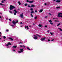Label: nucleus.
<instances>
[{
    "instance_id": "obj_1",
    "label": "nucleus",
    "mask_w": 62,
    "mask_h": 62,
    "mask_svg": "<svg viewBox=\"0 0 62 62\" xmlns=\"http://www.w3.org/2000/svg\"><path fill=\"white\" fill-rule=\"evenodd\" d=\"M9 8V9L10 10H12L14 9V8H15V7L12 5H11L10 6Z\"/></svg>"
},
{
    "instance_id": "obj_2",
    "label": "nucleus",
    "mask_w": 62,
    "mask_h": 62,
    "mask_svg": "<svg viewBox=\"0 0 62 62\" xmlns=\"http://www.w3.org/2000/svg\"><path fill=\"white\" fill-rule=\"evenodd\" d=\"M60 15H62V13H59L58 14V16L57 17H60V16H61Z\"/></svg>"
},
{
    "instance_id": "obj_3",
    "label": "nucleus",
    "mask_w": 62,
    "mask_h": 62,
    "mask_svg": "<svg viewBox=\"0 0 62 62\" xmlns=\"http://www.w3.org/2000/svg\"><path fill=\"white\" fill-rule=\"evenodd\" d=\"M46 39V37H44L43 38L41 39H40V40H41V41H43L44 40H45V39Z\"/></svg>"
},
{
    "instance_id": "obj_4",
    "label": "nucleus",
    "mask_w": 62,
    "mask_h": 62,
    "mask_svg": "<svg viewBox=\"0 0 62 62\" xmlns=\"http://www.w3.org/2000/svg\"><path fill=\"white\" fill-rule=\"evenodd\" d=\"M14 11L15 12V13H14V15H16V13H17L18 11H16V9H14Z\"/></svg>"
},
{
    "instance_id": "obj_5",
    "label": "nucleus",
    "mask_w": 62,
    "mask_h": 62,
    "mask_svg": "<svg viewBox=\"0 0 62 62\" xmlns=\"http://www.w3.org/2000/svg\"><path fill=\"white\" fill-rule=\"evenodd\" d=\"M23 13H22V14H21L20 16V17H21V18H23Z\"/></svg>"
},
{
    "instance_id": "obj_6",
    "label": "nucleus",
    "mask_w": 62,
    "mask_h": 62,
    "mask_svg": "<svg viewBox=\"0 0 62 62\" xmlns=\"http://www.w3.org/2000/svg\"><path fill=\"white\" fill-rule=\"evenodd\" d=\"M9 45H11V43H10V42H9L7 45H6V46H8Z\"/></svg>"
},
{
    "instance_id": "obj_7",
    "label": "nucleus",
    "mask_w": 62,
    "mask_h": 62,
    "mask_svg": "<svg viewBox=\"0 0 62 62\" xmlns=\"http://www.w3.org/2000/svg\"><path fill=\"white\" fill-rule=\"evenodd\" d=\"M57 0L56 1V3H60V0Z\"/></svg>"
},
{
    "instance_id": "obj_8",
    "label": "nucleus",
    "mask_w": 62,
    "mask_h": 62,
    "mask_svg": "<svg viewBox=\"0 0 62 62\" xmlns=\"http://www.w3.org/2000/svg\"><path fill=\"white\" fill-rule=\"evenodd\" d=\"M27 28V29H29V28H28V26H25V29H26V28Z\"/></svg>"
},
{
    "instance_id": "obj_9",
    "label": "nucleus",
    "mask_w": 62,
    "mask_h": 62,
    "mask_svg": "<svg viewBox=\"0 0 62 62\" xmlns=\"http://www.w3.org/2000/svg\"><path fill=\"white\" fill-rule=\"evenodd\" d=\"M20 51L21 52H23V49H20Z\"/></svg>"
},
{
    "instance_id": "obj_10",
    "label": "nucleus",
    "mask_w": 62,
    "mask_h": 62,
    "mask_svg": "<svg viewBox=\"0 0 62 62\" xmlns=\"http://www.w3.org/2000/svg\"><path fill=\"white\" fill-rule=\"evenodd\" d=\"M31 6H30V8H32V7H35V5L33 4L31 5Z\"/></svg>"
},
{
    "instance_id": "obj_11",
    "label": "nucleus",
    "mask_w": 62,
    "mask_h": 62,
    "mask_svg": "<svg viewBox=\"0 0 62 62\" xmlns=\"http://www.w3.org/2000/svg\"><path fill=\"white\" fill-rule=\"evenodd\" d=\"M38 26H39V27H42V26H42V25H41L40 24H39Z\"/></svg>"
},
{
    "instance_id": "obj_12",
    "label": "nucleus",
    "mask_w": 62,
    "mask_h": 62,
    "mask_svg": "<svg viewBox=\"0 0 62 62\" xmlns=\"http://www.w3.org/2000/svg\"><path fill=\"white\" fill-rule=\"evenodd\" d=\"M18 3L19 5H21V2H20V1H18Z\"/></svg>"
},
{
    "instance_id": "obj_13",
    "label": "nucleus",
    "mask_w": 62,
    "mask_h": 62,
    "mask_svg": "<svg viewBox=\"0 0 62 62\" xmlns=\"http://www.w3.org/2000/svg\"><path fill=\"white\" fill-rule=\"evenodd\" d=\"M12 23L13 24H14V25H15V21H12Z\"/></svg>"
},
{
    "instance_id": "obj_14",
    "label": "nucleus",
    "mask_w": 62,
    "mask_h": 62,
    "mask_svg": "<svg viewBox=\"0 0 62 62\" xmlns=\"http://www.w3.org/2000/svg\"><path fill=\"white\" fill-rule=\"evenodd\" d=\"M9 39H10V40H12V41L13 40V39H12V38H9Z\"/></svg>"
},
{
    "instance_id": "obj_15",
    "label": "nucleus",
    "mask_w": 62,
    "mask_h": 62,
    "mask_svg": "<svg viewBox=\"0 0 62 62\" xmlns=\"http://www.w3.org/2000/svg\"><path fill=\"white\" fill-rule=\"evenodd\" d=\"M33 2H34V1L32 0V1H29V2L30 3H33Z\"/></svg>"
},
{
    "instance_id": "obj_16",
    "label": "nucleus",
    "mask_w": 62,
    "mask_h": 62,
    "mask_svg": "<svg viewBox=\"0 0 62 62\" xmlns=\"http://www.w3.org/2000/svg\"><path fill=\"white\" fill-rule=\"evenodd\" d=\"M42 11H43V9H41V10H40L39 11V12H42Z\"/></svg>"
},
{
    "instance_id": "obj_17",
    "label": "nucleus",
    "mask_w": 62,
    "mask_h": 62,
    "mask_svg": "<svg viewBox=\"0 0 62 62\" xmlns=\"http://www.w3.org/2000/svg\"><path fill=\"white\" fill-rule=\"evenodd\" d=\"M34 13V11H33L31 12L30 13H31V14H32V13Z\"/></svg>"
},
{
    "instance_id": "obj_18",
    "label": "nucleus",
    "mask_w": 62,
    "mask_h": 62,
    "mask_svg": "<svg viewBox=\"0 0 62 62\" xmlns=\"http://www.w3.org/2000/svg\"><path fill=\"white\" fill-rule=\"evenodd\" d=\"M29 47H27V49H28V50H31V49L28 48Z\"/></svg>"
},
{
    "instance_id": "obj_19",
    "label": "nucleus",
    "mask_w": 62,
    "mask_h": 62,
    "mask_svg": "<svg viewBox=\"0 0 62 62\" xmlns=\"http://www.w3.org/2000/svg\"><path fill=\"white\" fill-rule=\"evenodd\" d=\"M38 38V37H34V39H37Z\"/></svg>"
},
{
    "instance_id": "obj_20",
    "label": "nucleus",
    "mask_w": 62,
    "mask_h": 62,
    "mask_svg": "<svg viewBox=\"0 0 62 62\" xmlns=\"http://www.w3.org/2000/svg\"><path fill=\"white\" fill-rule=\"evenodd\" d=\"M60 8V7H56V8L58 9V8Z\"/></svg>"
},
{
    "instance_id": "obj_21",
    "label": "nucleus",
    "mask_w": 62,
    "mask_h": 62,
    "mask_svg": "<svg viewBox=\"0 0 62 62\" xmlns=\"http://www.w3.org/2000/svg\"><path fill=\"white\" fill-rule=\"evenodd\" d=\"M13 48H16V47H17V46H13Z\"/></svg>"
},
{
    "instance_id": "obj_22",
    "label": "nucleus",
    "mask_w": 62,
    "mask_h": 62,
    "mask_svg": "<svg viewBox=\"0 0 62 62\" xmlns=\"http://www.w3.org/2000/svg\"><path fill=\"white\" fill-rule=\"evenodd\" d=\"M31 16L32 17V18H33V15L32 14H31Z\"/></svg>"
},
{
    "instance_id": "obj_23",
    "label": "nucleus",
    "mask_w": 62,
    "mask_h": 62,
    "mask_svg": "<svg viewBox=\"0 0 62 62\" xmlns=\"http://www.w3.org/2000/svg\"><path fill=\"white\" fill-rule=\"evenodd\" d=\"M60 24H61V23H59V24H58L57 25V26H59V25H60Z\"/></svg>"
},
{
    "instance_id": "obj_24",
    "label": "nucleus",
    "mask_w": 62,
    "mask_h": 62,
    "mask_svg": "<svg viewBox=\"0 0 62 62\" xmlns=\"http://www.w3.org/2000/svg\"><path fill=\"white\" fill-rule=\"evenodd\" d=\"M27 5H28V4H27V3H26L24 4V6H27Z\"/></svg>"
},
{
    "instance_id": "obj_25",
    "label": "nucleus",
    "mask_w": 62,
    "mask_h": 62,
    "mask_svg": "<svg viewBox=\"0 0 62 62\" xmlns=\"http://www.w3.org/2000/svg\"><path fill=\"white\" fill-rule=\"evenodd\" d=\"M37 18H38V16H36L35 17V19H37Z\"/></svg>"
},
{
    "instance_id": "obj_26",
    "label": "nucleus",
    "mask_w": 62,
    "mask_h": 62,
    "mask_svg": "<svg viewBox=\"0 0 62 62\" xmlns=\"http://www.w3.org/2000/svg\"><path fill=\"white\" fill-rule=\"evenodd\" d=\"M52 20H49V23H52Z\"/></svg>"
},
{
    "instance_id": "obj_27",
    "label": "nucleus",
    "mask_w": 62,
    "mask_h": 62,
    "mask_svg": "<svg viewBox=\"0 0 62 62\" xmlns=\"http://www.w3.org/2000/svg\"><path fill=\"white\" fill-rule=\"evenodd\" d=\"M30 10L32 11L33 10V8H31L30 9Z\"/></svg>"
},
{
    "instance_id": "obj_28",
    "label": "nucleus",
    "mask_w": 62,
    "mask_h": 62,
    "mask_svg": "<svg viewBox=\"0 0 62 62\" xmlns=\"http://www.w3.org/2000/svg\"><path fill=\"white\" fill-rule=\"evenodd\" d=\"M0 5H2V6H4V4H2L1 3H0Z\"/></svg>"
},
{
    "instance_id": "obj_29",
    "label": "nucleus",
    "mask_w": 62,
    "mask_h": 62,
    "mask_svg": "<svg viewBox=\"0 0 62 62\" xmlns=\"http://www.w3.org/2000/svg\"><path fill=\"white\" fill-rule=\"evenodd\" d=\"M3 38H4V39H5L6 38V37L5 36H3Z\"/></svg>"
},
{
    "instance_id": "obj_30",
    "label": "nucleus",
    "mask_w": 62,
    "mask_h": 62,
    "mask_svg": "<svg viewBox=\"0 0 62 62\" xmlns=\"http://www.w3.org/2000/svg\"><path fill=\"white\" fill-rule=\"evenodd\" d=\"M37 35L38 36V37H41V36H39V34H37Z\"/></svg>"
},
{
    "instance_id": "obj_31",
    "label": "nucleus",
    "mask_w": 62,
    "mask_h": 62,
    "mask_svg": "<svg viewBox=\"0 0 62 62\" xmlns=\"http://www.w3.org/2000/svg\"><path fill=\"white\" fill-rule=\"evenodd\" d=\"M60 29V31H62V29H61V28H60V29Z\"/></svg>"
},
{
    "instance_id": "obj_32",
    "label": "nucleus",
    "mask_w": 62,
    "mask_h": 62,
    "mask_svg": "<svg viewBox=\"0 0 62 62\" xmlns=\"http://www.w3.org/2000/svg\"><path fill=\"white\" fill-rule=\"evenodd\" d=\"M55 22H59V21H57V20H55Z\"/></svg>"
},
{
    "instance_id": "obj_33",
    "label": "nucleus",
    "mask_w": 62,
    "mask_h": 62,
    "mask_svg": "<svg viewBox=\"0 0 62 62\" xmlns=\"http://www.w3.org/2000/svg\"><path fill=\"white\" fill-rule=\"evenodd\" d=\"M30 1H29V0H27V2H29Z\"/></svg>"
},
{
    "instance_id": "obj_34",
    "label": "nucleus",
    "mask_w": 62,
    "mask_h": 62,
    "mask_svg": "<svg viewBox=\"0 0 62 62\" xmlns=\"http://www.w3.org/2000/svg\"><path fill=\"white\" fill-rule=\"evenodd\" d=\"M1 3H4V1H3V0H2L1 1Z\"/></svg>"
},
{
    "instance_id": "obj_35",
    "label": "nucleus",
    "mask_w": 62,
    "mask_h": 62,
    "mask_svg": "<svg viewBox=\"0 0 62 62\" xmlns=\"http://www.w3.org/2000/svg\"><path fill=\"white\" fill-rule=\"evenodd\" d=\"M50 34H51V35H52L53 34V33H52L51 32H50Z\"/></svg>"
},
{
    "instance_id": "obj_36",
    "label": "nucleus",
    "mask_w": 62,
    "mask_h": 62,
    "mask_svg": "<svg viewBox=\"0 0 62 62\" xmlns=\"http://www.w3.org/2000/svg\"><path fill=\"white\" fill-rule=\"evenodd\" d=\"M34 37H37V36H36L35 35H34Z\"/></svg>"
},
{
    "instance_id": "obj_37",
    "label": "nucleus",
    "mask_w": 62,
    "mask_h": 62,
    "mask_svg": "<svg viewBox=\"0 0 62 62\" xmlns=\"http://www.w3.org/2000/svg\"><path fill=\"white\" fill-rule=\"evenodd\" d=\"M9 12L10 13H11V14H12V12H11V11H9Z\"/></svg>"
},
{
    "instance_id": "obj_38",
    "label": "nucleus",
    "mask_w": 62,
    "mask_h": 62,
    "mask_svg": "<svg viewBox=\"0 0 62 62\" xmlns=\"http://www.w3.org/2000/svg\"><path fill=\"white\" fill-rule=\"evenodd\" d=\"M18 53H22V52L21 51H18Z\"/></svg>"
},
{
    "instance_id": "obj_39",
    "label": "nucleus",
    "mask_w": 62,
    "mask_h": 62,
    "mask_svg": "<svg viewBox=\"0 0 62 62\" xmlns=\"http://www.w3.org/2000/svg\"><path fill=\"white\" fill-rule=\"evenodd\" d=\"M8 31H9V30H6V31L7 32H8Z\"/></svg>"
},
{
    "instance_id": "obj_40",
    "label": "nucleus",
    "mask_w": 62,
    "mask_h": 62,
    "mask_svg": "<svg viewBox=\"0 0 62 62\" xmlns=\"http://www.w3.org/2000/svg\"><path fill=\"white\" fill-rule=\"evenodd\" d=\"M35 12L37 13V12H38V11H37V10H35Z\"/></svg>"
},
{
    "instance_id": "obj_41",
    "label": "nucleus",
    "mask_w": 62,
    "mask_h": 62,
    "mask_svg": "<svg viewBox=\"0 0 62 62\" xmlns=\"http://www.w3.org/2000/svg\"><path fill=\"white\" fill-rule=\"evenodd\" d=\"M50 23V24H51L52 25H53V23Z\"/></svg>"
},
{
    "instance_id": "obj_42",
    "label": "nucleus",
    "mask_w": 62,
    "mask_h": 62,
    "mask_svg": "<svg viewBox=\"0 0 62 62\" xmlns=\"http://www.w3.org/2000/svg\"><path fill=\"white\" fill-rule=\"evenodd\" d=\"M48 41H50V40L49 39H48Z\"/></svg>"
},
{
    "instance_id": "obj_43",
    "label": "nucleus",
    "mask_w": 62,
    "mask_h": 62,
    "mask_svg": "<svg viewBox=\"0 0 62 62\" xmlns=\"http://www.w3.org/2000/svg\"><path fill=\"white\" fill-rule=\"evenodd\" d=\"M54 39H53L51 40V41H54Z\"/></svg>"
},
{
    "instance_id": "obj_44",
    "label": "nucleus",
    "mask_w": 62,
    "mask_h": 62,
    "mask_svg": "<svg viewBox=\"0 0 62 62\" xmlns=\"http://www.w3.org/2000/svg\"><path fill=\"white\" fill-rule=\"evenodd\" d=\"M45 27H47V26L46 25V26H45Z\"/></svg>"
},
{
    "instance_id": "obj_45",
    "label": "nucleus",
    "mask_w": 62,
    "mask_h": 62,
    "mask_svg": "<svg viewBox=\"0 0 62 62\" xmlns=\"http://www.w3.org/2000/svg\"><path fill=\"white\" fill-rule=\"evenodd\" d=\"M20 47H23V46H22V45H20Z\"/></svg>"
},
{
    "instance_id": "obj_46",
    "label": "nucleus",
    "mask_w": 62,
    "mask_h": 62,
    "mask_svg": "<svg viewBox=\"0 0 62 62\" xmlns=\"http://www.w3.org/2000/svg\"><path fill=\"white\" fill-rule=\"evenodd\" d=\"M49 15H52V14L50 13H49Z\"/></svg>"
},
{
    "instance_id": "obj_47",
    "label": "nucleus",
    "mask_w": 62,
    "mask_h": 62,
    "mask_svg": "<svg viewBox=\"0 0 62 62\" xmlns=\"http://www.w3.org/2000/svg\"><path fill=\"white\" fill-rule=\"evenodd\" d=\"M1 34V32H0V37H1V35L0 34Z\"/></svg>"
},
{
    "instance_id": "obj_48",
    "label": "nucleus",
    "mask_w": 62,
    "mask_h": 62,
    "mask_svg": "<svg viewBox=\"0 0 62 62\" xmlns=\"http://www.w3.org/2000/svg\"><path fill=\"white\" fill-rule=\"evenodd\" d=\"M60 17H61V18H62V16H60Z\"/></svg>"
},
{
    "instance_id": "obj_49",
    "label": "nucleus",
    "mask_w": 62,
    "mask_h": 62,
    "mask_svg": "<svg viewBox=\"0 0 62 62\" xmlns=\"http://www.w3.org/2000/svg\"><path fill=\"white\" fill-rule=\"evenodd\" d=\"M9 20L10 21H11V19H9Z\"/></svg>"
},
{
    "instance_id": "obj_50",
    "label": "nucleus",
    "mask_w": 62,
    "mask_h": 62,
    "mask_svg": "<svg viewBox=\"0 0 62 62\" xmlns=\"http://www.w3.org/2000/svg\"><path fill=\"white\" fill-rule=\"evenodd\" d=\"M17 23V22H15V25L16 24V23Z\"/></svg>"
},
{
    "instance_id": "obj_51",
    "label": "nucleus",
    "mask_w": 62,
    "mask_h": 62,
    "mask_svg": "<svg viewBox=\"0 0 62 62\" xmlns=\"http://www.w3.org/2000/svg\"><path fill=\"white\" fill-rule=\"evenodd\" d=\"M46 5H47V4H46V3L45 4V6Z\"/></svg>"
},
{
    "instance_id": "obj_52",
    "label": "nucleus",
    "mask_w": 62,
    "mask_h": 62,
    "mask_svg": "<svg viewBox=\"0 0 62 62\" xmlns=\"http://www.w3.org/2000/svg\"><path fill=\"white\" fill-rule=\"evenodd\" d=\"M20 24H23V23H22V22H21L20 23Z\"/></svg>"
},
{
    "instance_id": "obj_53",
    "label": "nucleus",
    "mask_w": 62,
    "mask_h": 62,
    "mask_svg": "<svg viewBox=\"0 0 62 62\" xmlns=\"http://www.w3.org/2000/svg\"><path fill=\"white\" fill-rule=\"evenodd\" d=\"M28 7H30V5H28Z\"/></svg>"
},
{
    "instance_id": "obj_54",
    "label": "nucleus",
    "mask_w": 62,
    "mask_h": 62,
    "mask_svg": "<svg viewBox=\"0 0 62 62\" xmlns=\"http://www.w3.org/2000/svg\"><path fill=\"white\" fill-rule=\"evenodd\" d=\"M13 51H15V50H13Z\"/></svg>"
},
{
    "instance_id": "obj_55",
    "label": "nucleus",
    "mask_w": 62,
    "mask_h": 62,
    "mask_svg": "<svg viewBox=\"0 0 62 62\" xmlns=\"http://www.w3.org/2000/svg\"><path fill=\"white\" fill-rule=\"evenodd\" d=\"M47 16H46L45 17V18H47Z\"/></svg>"
},
{
    "instance_id": "obj_56",
    "label": "nucleus",
    "mask_w": 62,
    "mask_h": 62,
    "mask_svg": "<svg viewBox=\"0 0 62 62\" xmlns=\"http://www.w3.org/2000/svg\"><path fill=\"white\" fill-rule=\"evenodd\" d=\"M11 26H14V25H11Z\"/></svg>"
},
{
    "instance_id": "obj_57",
    "label": "nucleus",
    "mask_w": 62,
    "mask_h": 62,
    "mask_svg": "<svg viewBox=\"0 0 62 62\" xmlns=\"http://www.w3.org/2000/svg\"><path fill=\"white\" fill-rule=\"evenodd\" d=\"M16 22H18V20H17L16 21Z\"/></svg>"
},
{
    "instance_id": "obj_58",
    "label": "nucleus",
    "mask_w": 62,
    "mask_h": 62,
    "mask_svg": "<svg viewBox=\"0 0 62 62\" xmlns=\"http://www.w3.org/2000/svg\"><path fill=\"white\" fill-rule=\"evenodd\" d=\"M0 14H1V15H2V13H0Z\"/></svg>"
},
{
    "instance_id": "obj_59",
    "label": "nucleus",
    "mask_w": 62,
    "mask_h": 62,
    "mask_svg": "<svg viewBox=\"0 0 62 62\" xmlns=\"http://www.w3.org/2000/svg\"><path fill=\"white\" fill-rule=\"evenodd\" d=\"M24 48H25V46H23Z\"/></svg>"
},
{
    "instance_id": "obj_60",
    "label": "nucleus",
    "mask_w": 62,
    "mask_h": 62,
    "mask_svg": "<svg viewBox=\"0 0 62 62\" xmlns=\"http://www.w3.org/2000/svg\"><path fill=\"white\" fill-rule=\"evenodd\" d=\"M55 1V0H53V2H54V1Z\"/></svg>"
},
{
    "instance_id": "obj_61",
    "label": "nucleus",
    "mask_w": 62,
    "mask_h": 62,
    "mask_svg": "<svg viewBox=\"0 0 62 62\" xmlns=\"http://www.w3.org/2000/svg\"><path fill=\"white\" fill-rule=\"evenodd\" d=\"M20 43H22V42H21Z\"/></svg>"
},
{
    "instance_id": "obj_62",
    "label": "nucleus",
    "mask_w": 62,
    "mask_h": 62,
    "mask_svg": "<svg viewBox=\"0 0 62 62\" xmlns=\"http://www.w3.org/2000/svg\"><path fill=\"white\" fill-rule=\"evenodd\" d=\"M47 32H48V33H49V31H47Z\"/></svg>"
},
{
    "instance_id": "obj_63",
    "label": "nucleus",
    "mask_w": 62,
    "mask_h": 62,
    "mask_svg": "<svg viewBox=\"0 0 62 62\" xmlns=\"http://www.w3.org/2000/svg\"><path fill=\"white\" fill-rule=\"evenodd\" d=\"M0 18H1V16H0Z\"/></svg>"
},
{
    "instance_id": "obj_64",
    "label": "nucleus",
    "mask_w": 62,
    "mask_h": 62,
    "mask_svg": "<svg viewBox=\"0 0 62 62\" xmlns=\"http://www.w3.org/2000/svg\"><path fill=\"white\" fill-rule=\"evenodd\" d=\"M2 39V38H0V39Z\"/></svg>"
}]
</instances>
